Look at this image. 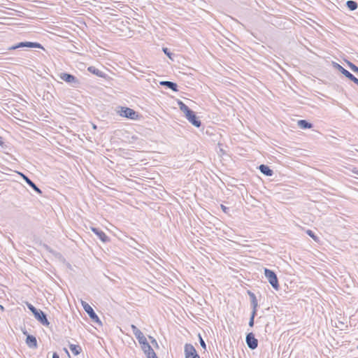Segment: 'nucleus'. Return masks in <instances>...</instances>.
Listing matches in <instances>:
<instances>
[{
	"label": "nucleus",
	"instance_id": "obj_21",
	"mask_svg": "<svg viewBox=\"0 0 358 358\" xmlns=\"http://www.w3.org/2000/svg\"><path fill=\"white\" fill-rule=\"evenodd\" d=\"M178 106L180 110L185 114V116L192 110V109H190L185 103H184L180 100L178 101Z\"/></svg>",
	"mask_w": 358,
	"mask_h": 358
},
{
	"label": "nucleus",
	"instance_id": "obj_7",
	"mask_svg": "<svg viewBox=\"0 0 358 358\" xmlns=\"http://www.w3.org/2000/svg\"><path fill=\"white\" fill-rule=\"evenodd\" d=\"M185 358H200L195 348L190 343H186L184 347Z\"/></svg>",
	"mask_w": 358,
	"mask_h": 358
},
{
	"label": "nucleus",
	"instance_id": "obj_5",
	"mask_svg": "<svg viewBox=\"0 0 358 358\" xmlns=\"http://www.w3.org/2000/svg\"><path fill=\"white\" fill-rule=\"evenodd\" d=\"M59 78L73 87H77L80 84L79 80L73 75L68 73H61Z\"/></svg>",
	"mask_w": 358,
	"mask_h": 358
},
{
	"label": "nucleus",
	"instance_id": "obj_16",
	"mask_svg": "<svg viewBox=\"0 0 358 358\" xmlns=\"http://www.w3.org/2000/svg\"><path fill=\"white\" fill-rule=\"evenodd\" d=\"M259 171L266 176H272L274 173L273 171L266 164H261L258 166Z\"/></svg>",
	"mask_w": 358,
	"mask_h": 358
},
{
	"label": "nucleus",
	"instance_id": "obj_32",
	"mask_svg": "<svg viewBox=\"0 0 358 358\" xmlns=\"http://www.w3.org/2000/svg\"><path fill=\"white\" fill-rule=\"evenodd\" d=\"M18 49L17 47H15V45H13L7 48L8 50H15Z\"/></svg>",
	"mask_w": 358,
	"mask_h": 358
},
{
	"label": "nucleus",
	"instance_id": "obj_10",
	"mask_svg": "<svg viewBox=\"0 0 358 358\" xmlns=\"http://www.w3.org/2000/svg\"><path fill=\"white\" fill-rule=\"evenodd\" d=\"M15 47H17V48H39L44 49L43 45L38 42H31V41H22L15 44Z\"/></svg>",
	"mask_w": 358,
	"mask_h": 358
},
{
	"label": "nucleus",
	"instance_id": "obj_24",
	"mask_svg": "<svg viewBox=\"0 0 358 358\" xmlns=\"http://www.w3.org/2000/svg\"><path fill=\"white\" fill-rule=\"evenodd\" d=\"M162 51L170 59L173 60L175 55L172 53L168 48H163Z\"/></svg>",
	"mask_w": 358,
	"mask_h": 358
},
{
	"label": "nucleus",
	"instance_id": "obj_20",
	"mask_svg": "<svg viewBox=\"0 0 358 358\" xmlns=\"http://www.w3.org/2000/svg\"><path fill=\"white\" fill-rule=\"evenodd\" d=\"M297 125L302 129H311L313 127V124L306 120H299Z\"/></svg>",
	"mask_w": 358,
	"mask_h": 358
},
{
	"label": "nucleus",
	"instance_id": "obj_35",
	"mask_svg": "<svg viewBox=\"0 0 358 358\" xmlns=\"http://www.w3.org/2000/svg\"><path fill=\"white\" fill-rule=\"evenodd\" d=\"M64 352L69 356V353L68 352V350L66 348H64Z\"/></svg>",
	"mask_w": 358,
	"mask_h": 358
},
{
	"label": "nucleus",
	"instance_id": "obj_4",
	"mask_svg": "<svg viewBox=\"0 0 358 358\" xmlns=\"http://www.w3.org/2000/svg\"><path fill=\"white\" fill-rule=\"evenodd\" d=\"M131 328L138 343L141 345V347L147 346L149 343L141 331L138 329L134 324H131Z\"/></svg>",
	"mask_w": 358,
	"mask_h": 358
},
{
	"label": "nucleus",
	"instance_id": "obj_3",
	"mask_svg": "<svg viewBox=\"0 0 358 358\" xmlns=\"http://www.w3.org/2000/svg\"><path fill=\"white\" fill-rule=\"evenodd\" d=\"M81 304L92 321L97 324L101 325L102 323L94 309L86 301H81Z\"/></svg>",
	"mask_w": 358,
	"mask_h": 358
},
{
	"label": "nucleus",
	"instance_id": "obj_23",
	"mask_svg": "<svg viewBox=\"0 0 358 358\" xmlns=\"http://www.w3.org/2000/svg\"><path fill=\"white\" fill-rule=\"evenodd\" d=\"M347 8L350 11L355 10L358 8V3L355 1L348 0L345 2Z\"/></svg>",
	"mask_w": 358,
	"mask_h": 358
},
{
	"label": "nucleus",
	"instance_id": "obj_37",
	"mask_svg": "<svg viewBox=\"0 0 358 358\" xmlns=\"http://www.w3.org/2000/svg\"><path fill=\"white\" fill-rule=\"evenodd\" d=\"M45 248H46L47 250H48L49 251L51 252V250H50V247H48V245H45Z\"/></svg>",
	"mask_w": 358,
	"mask_h": 358
},
{
	"label": "nucleus",
	"instance_id": "obj_8",
	"mask_svg": "<svg viewBox=\"0 0 358 358\" xmlns=\"http://www.w3.org/2000/svg\"><path fill=\"white\" fill-rule=\"evenodd\" d=\"M34 317L43 326L48 327L50 322L47 318V315L41 309H37L35 313H33Z\"/></svg>",
	"mask_w": 358,
	"mask_h": 358
},
{
	"label": "nucleus",
	"instance_id": "obj_18",
	"mask_svg": "<svg viewBox=\"0 0 358 358\" xmlns=\"http://www.w3.org/2000/svg\"><path fill=\"white\" fill-rule=\"evenodd\" d=\"M159 84L162 86H164V87H165L166 88L171 89L173 92H178V86L177 83H176L174 82L165 80V81H161L159 83Z\"/></svg>",
	"mask_w": 358,
	"mask_h": 358
},
{
	"label": "nucleus",
	"instance_id": "obj_36",
	"mask_svg": "<svg viewBox=\"0 0 358 358\" xmlns=\"http://www.w3.org/2000/svg\"><path fill=\"white\" fill-rule=\"evenodd\" d=\"M92 128H93L94 129H97V127H96V124H92Z\"/></svg>",
	"mask_w": 358,
	"mask_h": 358
},
{
	"label": "nucleus",
	"instance_id": "obj_22",
	"mask_svg": "<svg viewBox=\"0 0 358 358\" xmlns=\"http://www.w3.org/2000/svg\"><path fill=\"white\" fill-rule=\"evenodd\" d=\"M69 346L71 351L74 355H78L82 351L81 347L78 345L70 343Z\"/></svg>",
	"mask_w": 358,
	"mask_h": 358
},
{
	"label": "nucleus",
	"instance_id": "obj_30",
	"mask_svg": "<svg viewBox=\"0 0 358 358\" xmlns=\"http://www.w3.org/2000/svg\"><path fill=\"white\" fill-rule=\"evenodd\" d=\"M149 338L150 340L151 343L155 346V348H158L159 345H158L157 340L155 338H153L152 336H149Z\"/></svg>",
	"mask_w": 358,
	"mask_h": 358
},
{
	"label": "nucleus",
	"instance_id": "obj_28",
	"mask_svg": "<svg viewBox=\"0 0 358 358\" xmlns=\"http://www.w3.org/2000/svg\"><path fill=\"white\" fill-rule=\"evenodd\" d=\"M306 234L311 237L313 240L316 241L317 240V236L315 234V233L312 230H307Z\"/></svg>",
	"mask_w": 358,
	"mask_h": 358
},
{
	"label": "nucleus",
	"instance_id": "obj_38",
	"mask_svg": "<svg viewBox=\"0 0 358 358\" xmlns=\"http://www.w3.org/2000/svg\"><path fill=\"white\" fill-rule=\"evenodd\" d=\"M357 348H358V346H357Z\"/></svg>",
	"mask_w": 358,
	"mask_h": 358
},
{
	"label": "nucleus",
	"instance_id": "obj_29",
	"mask_svg": "<svg viewBox=\"0 0 358 358\" xmlns=\"http://www.w3.org/2000/svg\"><path fill=\"white\" fill-rule=\"evenodd\" d=\"M199 343H200V345L202 347V348L206 350V344L204 340L203 339V338L201 337L200 334H199Z\"/></svg>",
	"mask_w": 358,
	"mask_h": 358
},
{
	"label": "nucleus",
	"instance_id": "obj_14",
	"mask_svg": "<svg viewBox=\"0 0 358 358\" xmlns=\"http://www.w3.org/2000/svg\"><path fill=\"white\" fill-rule=\"evenodd\" d=\"M247 294H248L250 299V306L252 308V312H257V308L259 305L255 294L250 290H248Z\"/></svg>",
	"mask_w": 358,
	"mask_h": 358
},
{
	"label": "nucleus",
	"instance_id": "obj_25",
	"mask_svg": "<svg viewBox=\"0 0 358 358\" xmlns=\"http://www.w3.org/2000/svg\"><path fill=\"white\" fill-rule=\"evenodd\" d=\"M257 312H251L250 320H249V322H248V325H249L250 327H254L255 318V317L257 315Z\"/></svg>",
	"mask_w": 358,
	"mask_h": 358
},
{
	"label": "nucleus",
	"instance_id": "obj_2",
	"mask_svg": "<svg viewBox=\"0 0 358 358\" xmlns=\"http://www.w3.org/2000/svg\"><path fill=\"white\" fill-rule=\"evenodd\" d=\"M120 116L136 120L139 119L140 115L138 112L128 107H120V110L118 111Z\"/></svg>",
	"mask_w": 358,
	"mask_h": 358
},
{
	"label": "nucleus",
	"instance_id": "obj_27",
	"mask_svg": "<svg viewBox=\"0 0 358 358\" xmlns=\"http://www.w3.org/2000/svg\"><path fill=\"white\" fill-rule=\"evenodd\" d=\"M26 305H27L28 309L32 313V314L35 313V312L38 309L35 306H34L31 303H30L29 302H26Z\"/></svg>",
	"mask_w": 358,
	"mask_h": 358
},
{
	"label": "nucleus",
	"instance_id": "obj_15",
	"mask_svg": "<svg viewBox=\"0 0 358 358\" xmlns=\"http://www.w3.org/2000/svg\"><path fill=\"white\" fill-rule=\"evenodd\" d=\"M25 342L27 346L30 348H37V340L33 335L27 334Z\"/></svg>",
	"mask_w": 358,
	"mask_h": 358
},
{
	"label": "nucleus",
	"instance_id": "obj_1",
	"mask_svg": "<svg viewBox=\"0 0 358 358\" xmlns=\"http://www.w3.org/2000/svg\"><path fill=\"white\" fill-rule=\"evenodd\" d=\"M264 273L271 287L275 290L278 291L280 289V285L276 273L273 271L267 268H264Z\"/></svg>",
	"mask_w": 358,
	"mask_h": 358
},
{
	"label": "nucleus",
	"instance_id": "obj_13",
	"mask_svg": "<svg viewBox=\"0 0 358 358\" xmlns=\"http://www.w3.org/2000/svg\"><path fill=\"white\" fill-rule=\"evenodd\" d=\"M91 230L103 243L110 241V238L99 228L91 227Z\"/></svg>",
	"mask_w": 358,
	"mask_h": 358
},
{
	"label": "nucleus",
	"instance_id": "obj_31",
	"mask_svg": "<svg viewBox=\"0 0 358 358\" xmlns=\"http://www.w3.org/2000/svg\"><path fill=\"white\" fill-rule=\"evenodd\" d=\"M220 208L224 213H229V208L228 207L225 206L224 205L221 204Z\"/></svg>",
	"mask_w": 358,
	"mask_h": 358
},
{
	"label": "nucleus",
	"instance_id": "obj_34",
	"mask_svg": "<svg viewBox=\"0 0 358 358\" xmlns=\"http://www.w3.org/2000/svg\"><path fill=\"white\" fill-rule=\"evenodd\" d=\"M3 144H4V142H3V138L0 136V145L3 147Z\"/></svg>",
	"mask_w": 358,
	"mask_h": 358
},
{
	"label": "nucleus",
	"instance_id": "obj_26",
	"mask_svg": "<svg viewBox=\"0 0 358 358\" xmlns=\"http://www.w3.org/2000/svg\"><path fill=\"white\" fill-rule=\"evenodd\" d=\"M348 66L349 68L356 74L358 75V66H356L355 64H353L351 62H347Z\"/></svg>",
	"mask_w": 358,
	"mask_h": 358
},
{
	"label": "nucleus",
	"instance_id": "obj_17",
	"mask_svg": "<svg viewBox=\"0 0 358 358\" xmlns=\"http://www.w3.org/2000/svg\"><path fill=\"white\" fill-rule=\"evenodd\" d=\"M142 350L145 354L147 358H157V355L150 344L147 346H142Z\"/></svg>",
	"mask_w": 358,
	"mask_h": 358
},
{
	"label": "nucleus",
	"instance_id": "obj_12",
	"mask_svg": "<svg viewBox=\"0 0 358 358\" xmlns=\"http://www.w3.org/2000/svg\"><path fill=\"white\" fill-rule=\"evenodd\" d=\"M21 177L24 179V180L27 182V184L31 187L37 194H42V191L38 186L25 174L22 173L17 172Z\"/></svg>",
	"mask_w": 358,
	"mask_h": 358
},
{
	"label": "nucleus",
	"instance_id": "obj_6",
	"mask_svg": "<svg viewBox=\"0 0 358 358\" xmlns=\"http://www.w3.org/2000/svg\"><path fill=\"white\" fill-rule=\"evenodd\" d=\"M334 66L338 69L343 75H344L350 80L352 81L358 86V78H357L352 73L344 69L341 65L338 63H334Z\"/></svg>",
	"mask_w": 358,
	"mask_h": 358
},
{
	"label": "nucleus",
	"instance_id": "obj_33",
	"mask_svg": "<svg viewBox=\"0 0 358 358\" xmlns=\"http://www.w3.org/2000/svg\"><path fill=\"white\" fill-rule=\"evenodd\" d=\"M52 358H59V355H58L57 352H55L52 354Z\"/></svg>",
	"mask_w": 358,
	"mask_h": 358
},
{
	"label": "nucleus",
	"instance_id": "obj_11",
	"mask_svg": "<svg viewBox=\"0 0 358 358\" xmlns=\"http://www.w3.org/2000/svg\"><path fill=\"white\" fill-rule=\"evenodd\" d=\"M187 120L194 127L199 128L201 126V122L196 116V114L192 110L185 115Z\"/></svg>",
	"mask_w": 358,
	"mask_h": 358
},
{
	"label": "nucleus",
	"instance_id": "obj_19",
	"mask_svg": "<svg viewBox=\"0 0 358 358\" xmlns=\"http://www.w3.org/2000/svg\"><path fill=\"white\" fill-rule=\"evenodd\" d=\"M87 71L89 72H90L91 73H92L99 78H106L107 76V75L104 72L100 71L99 69H98L97 68H96L94 66H89L87 68Z\"/></svg>",
	"mask_w": 358,
	"mask_h": 358
},
{
	"label": "nucleus",
	"instance_id": "obj_9",
	"mask_svg": "<svg viewBox=\"0 0 358 358\" xmlns=\"http://www.w3.org/2000/svg\"><path fill=\"white\" fill-rule=\"evenodd\" d=\"M245 342L248 347L252 350H255L258 346V340L252 332L246 334Z\"/></svg>",
	"mask_w": 358,
	"mask_h": 358
}]
</instances>
